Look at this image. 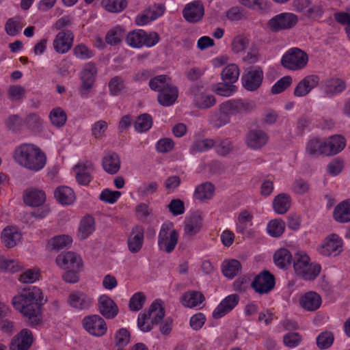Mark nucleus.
I'll use <instances>...</instances> for the list:
<instances>
[{
  "mask_svg": "<svg viewBox=\"0 0 350 350\" xmlns=\"http://www.w3.org/2000/svg\"><path fill=\"white\" fill-rule=\"evenodd\" d=\"M33 341L32 332L27 328L22 329L11 339L10 350H29Z\"/></svg>",
  "mask_w": 350,
  "mask_h": 350,
  "instance_id": "nucleus-11",
  "label": "nucleus"
},
{
  "mask_svg": "<svg viewBox=\"0 0 350 350\" xmlns=\"http://www.w3.org/2000/svg\"><path fill=\"white\" fill-rule=\"evenodd\" d=\"M204 300V295L199 291H191L184 293L180 301L182 304L188 308L199 306Z\"/></svg>",
  "mask_w": 350,
  "mask_h": 350,
  "instance_id": "nucleus-34",
  "label": "nucleus"
},
{
  "mask_svg": "<svg viewBox=\"0 0 350 350\" xmlns=\"http://www.w3.org/2000/svg\"><path fill=\"white\" fill-rule=\"evenodd\" d=\"M325 156H332L341 152L346 146V140L342 135H332L323 140Z\"/></svg>",
  "mask_w": 350,
  "mask_h": 350,
  "instance_id": "nucleus-22",
  "label": "nucleus"
},
{
  "mask_svg": "<svg viewBox=\"0 0 350 350\" xmlns=\"http://www.w3.org/2000/svg\"><path fill=\"white\" fill-rule=\"evenodd\" d=\"M241 270L240 262L236 259L224 261L222 264V273L228 278H234Z\"/></svg>",
  "mask_w": 350,
  "mask_h": 350,
  "instance_id": "nucleus-43",
  "label": "nucleus"
},
{
  "mask_svg": "<svg viewBox=\"0 0 350 350\" xmlns=\"http://www.w3.org/2000/svg\"><path fill=\"white\" fill-rule=\"evenodd\" d=\"M102 4L108 12L118 13L126 8L127 1L126 0H103Z\"/></svg>",
  "mask_w": 350,
  "mask_h": 350,
  "instance_id": "nucleus-53",
  "label": "nucleus"
},
{
  "mask_svg": "<svg viewBox=\"0 0 350 350\" xmlns=\"http://www.w3.org/2000/svg\"><path fill=\"white\" fill-rule=\"evenodd\" d=\"M95 230L94 219L91 216L85 217L80 222L78 237L80 239H87Z\"/></svg>",
  "mask_w": 350,
  "mask_h": 350,
  "instance_id": "nucleus-40",
  "label": "nucleus"
},
{
  "mask_svg": "<svg viewBox=\"0 0 350 350\" xmlns=\"http://www.w3.org/2000/svg\"><path fill=\"white\" fill-rule=\"evenodd\" d=\"M97 307L100 314L107 319H114L119 312L118 305L107 295L98 297Z\"/></svg>",
  "mask_w": 350,
  "mask_h": 350,
  "instance_id": "nucleus-12",
  "label": "nucleus"
},
{
  "mask_svg": "<svg viewBox=\"0 0 350 350\" xmlns=\"http://www.w3.org/2000/svg\"><path fill=\"white\" fill-rule=\"evenodd\" d=\"M274 286V275L266 270L257 275L252 282V287L260 295L269 293Z\"/></svg>",
  "mask_w": 350,
  "mask_h": 350,
  "instance_id": "nucleus-10",
  "label": "nucleus"
},
{
  "mask_svg": "<svg viewBox=\"0 0 350 350\" xmlns=\"http://www.w3.org/2000/svg\"><path fill=\"white\" fill-rule=\"evenodd\" d=\"M319 83V77L317 75H309L300 80L295 86L293 95L295 97L306 96L314 89Z\"/></svg>",
  "mask_w": 350,
  "mask_h": 350,
  "instance_id": "nucleus-14",
  "label": "nucleus"
},
{
  "mask_svg": "<svg viewBox=\"0 0 350 350\" xmlns=\"http://www.w3.org/2000/svg\"><path fill=\"white\" fill-rule=\"evenodd\" d=\"M321 266L317 264L309 263L306 268H304L297 275L306 280H314L320 273Z\"/></svg>",
  "mask_w": 350,
  "mask_h": 350,
  "instance_id": "nucleus-51",
  "label": "nucleus"
},
{
  "mask_svg": "<svg viewBox=\"0 0 350 350\" xmlns=\"http://www.w3.org/2000/svg\"><path fill=\"white\" fill-rule=\"evenodd\" d=\"M85 330L94 336H104L107 331V325L104 319L98 314L85 316L82 320Z\"/></svg>",
  "mask_w": 350,
  "mask_h": 350,
  "instance_id": "nucleus-7",
  "label": "nucleus"
},
{
  "mask_svg": "<svg viewBox=\"0 0 350 350\" xmlns=\"http://www.w3.org/2000/svg\"><path fill=\"white\" fill-rule=\"evenodd\" d=\"M240 70L239 66L235 64L227 65L221 73V79L228 83H235L239 77Z\"/></svg>",
  "mask_w": 350,
  "mask_h": 350,
  "instance_id": "nucleus-42",
  "label": "nucleus"
},
{
  "mask_svg": "<svg viewBox=\"0 0 350 350\" xmlns=\"http://www.w3.org/2000/svg\"><path fill=\"white\" fill-rule=\"evenodd\" d=\"M250 40L244 35H238L232 40V50L235 53H239L245 51L249 46Z\"/></svg>",
  "mask_w": 350,
  "mask_h": 350,
  "instance_id": "nucleus-56",
  "label": "nucleus"
},
{
  "mask_svg": "<svg viewBox=\"0 0 350 350\" xmlns=\"http://www.w3.org/2000/svg\"><path fill=\"white\" fill-rule=\"evenodd\" d=\"M291 204V196L287 193H282L274 198L273 200V208L275 213L283 215L289 210Z\"/></svg>",
  "mask_w": 350,
  "mask_h": 350,
  "instance_id": "nucleus-35",
  "label": "nucleus"
},
{
  "mask_svg": "<svg viewBox=\"0 0 350 350\" xmlns=\"http://www.w3.org/2000/svg\"><path fill=\"white\" fill-rule=\"evenodd\" d=\"M56 200L62 204H70L75 199L73 190L68 187H57L54 192Z\"/></svg>",
  "mask_w": 350,
  "mask_h": 350,
  "instance_id": "nucleus-39",
  "label": "nucleus"
},
{
  "mask_svg": "<svg viewBox=\"0 0 350 350\" xmlns=\"http://www.w3.org/2000/svg\"><path fill=\"white\" fill-rule=\"evenodd\" d=\"M224 107L225 105L221 103L219 110L212 112L209 116L208 122L212 126L218 129L230 122V116Z\"/></svg>",
  "mask_w": 350,
  "mask_h": 350,
  "instance_id": "nucleus-26",
  "label": "nucleus"
},
{
  "mask_svg": "<svg viewBox=\"0 0 350 350\" xmlns=\"http://www.w3.org/2000/svg\"><path fill=\"white\" fill-rule=\"evenodd\" d=\"M144 35V31L142 29L132 31L127 34L126 42L133 48H140L143 46Z\"/></svg>",
  "mask_w": 350,
  "mask_h": 350,
  "instance_id": "nucleus-49",
  "label": "nucleus"
},
{
  "mask_svg": "<svg viewBox=\"0 0 350 350\" xmlns=\"http://www.w3.org/2000/svg\"><path fill=\"white\" fill-rule=\"evenodd\" d=\"M108 124L106 121L103 120H98L92 125V135L96 139H101L105 136Z\"/></svg>",
  "mask_w": 350,
  "mask_h": 350,
  "instance_id": "nucleus-64",
  "label": "nucleus"
},
{
  "mask_svg": "<svg viewBox=\"0 0 350 350\" xmlns=\"http://www.w3.org/2000/svg\"><path fill=\"white\" fill-rule=\"evenodd\" d=\"M202 87L198 85H192L190 92L192 96L193 105L200 109H206L212 107L216 103L215 97L211 94L202 91Z\"/></svg>",
  "mask_w": 350,
  "mask_h": 350,
  "instance_id": "nucleus-9",
  "label": "nucleus"
},
{
  "mask_svg": "<svg viewBox=\"0 0 350 350\" xmlns=\"http://www.w3.org/2000/svg\"><path fill=\"white\" fill-rule=\"evenodd\" d=\"M124 88V81L121 77L116 76L109 82V90L112 96L119 95Z\"/></svg>",
  "mask_w": 350,
  "mask_h": 350,
  "instance_id": "nucleus-60",
  "label": "nucleus"
},
{
  "mask_svg": "<svg viewBox=\"0 0 350 350\" xmlns=\"http://www.w3.org/2000/svg\"><path fill=\"white\" fill-rule=\"evenodd\" d=\"M102 165L105 171L108 174H116L120 168L119 155L114 152L107 153L103 159Z\"/></svg>",
  "mask_w": 350,
  "mask_h": 350,
  "instance_id": "nucleus-30",
  "label": "nucleus"
},
{
  "mask_svg": "<svg viewBox=\"0 0 350 350\" xmlns=\"http://www.w3.org/2000/svg\"><path fill=\"white\" fill-rule=\"evenodd\" d=\"M67 302L72 308L85 310L92 306L94 300L91 297L81 291H75L68 295Z\"/></svg>",
  "mask_w": 350,
  "mask_h": 350,
  "instance_id": "nucleus-18",
  "label": "nucleus"
},
{
  "mask_svg": "<svg viewBox=\"0 0 350 350\" xmlns=\"http://www.w3.org/2000/svg\"><path fill=\"white\" fill-rule=\"evenodd\" d=\"M263 71L258 66L250 68L242 76V84L244 88L253 92L258 90L262 82Z\"/></svg>",
  "mask_w": 350,
  "mask_h": 350,
  "instance_id": "nucleus-8",
  "label": "nucleus"
},
{
  "mask_svg": "<svg viewBox=\"0 0 350 350\" xmlns=\"http://www.w3.org/2000/svg\"><path fill=\"white\" fill-rule=\"evenodd\" d=\"M146 301V296L142 292L135 293L129 300V308L131 311H139L141 310Z\"/></svg>",
  "mask_w": 350,
  "mask_h": 350,
  "instance_id": "nucleus-62",
  "label": "nucleus"
},
{
  "mask_svg": "<svg viewBox=\"0 0 350 350\" xmlns=\"http://www.w3.org/2000/svg\"><path fill=\"white\" fill-rule=\"evenodd\" d=\"M146 317L154 324L157 325L163 319L165 315L164 308L162 307L161 301H155L152 303L149 310L144 312Z\"/></svg>",
  "mask_w": 350,
  "mask_h": 350,
  "instance_id": "nucleus-37",
  "label": "nucleus"
},
{
  "mask_svg": "<svg viewBox=\"0 0 350 350\" xmlns=\"http://www.w3.org/2000/svg\"><path fill=\"white\" fill-rule=\"evenodd\" d=\"M215 187L211 183H204L196 187L193 198L200 202H204L213 198Z\"/></svg>",
  "mask_w": 350,
  "mask_h": 350,
  "instance_id": "nucleus-36",
  "label": "nucleus"
},
{
  "mask_svg": "<svg viewBox=\"0 0 350 350\" xmlns=\"http://www.w3.org/2000/svg\"><path fill=\"white\" fill-rule=\"evenodd\" d=\"M144 239V228L139 225L133 227L127 241L129 251L132 253L138 252L142 247Z\"/></svg>",
  "mask_w": 350,
  "mask_h": 350,
  "instance_id": "nucleus-23",
  "label": "nucleus"
},
{
  "mask_svg": "<svg viewBox=\"0 0 350 350\" xmlns=\"http://www.w3.org/2000/svg\"><path fill=\"white\" fill-rule=\"evenodd\" d=\"M125 33V30L120 26H116L110 29L106 34L105 42L110 45L119 44Z\"/></svg>",
  "mask_w": 350,
  "mask_h": 350,
  "instance_id": "nucleus-47",
  "label": "nucleus"
},
{
  "mask_svg": "<svg viewBox=\"0 0 350 350\" xmlns=\"http://www.w3.org/2000/svg\"><path fill=\"white\" fill-rule=\"evenodd\" d=\"M49 118L53 126L62 127L66 122L67 116L61 107H56L50 112Z\"/></svg>",
  "mask_w": 350,
  "mask_h": 350,
  "instance_id": "nucleus-48",
  "label": "nucleus"
},
{
  "mask_svg": "<svg viewBox=\"0 0 350 350\" xmlns=\"http://www.w3.org/2000/svg\"><path fill=\"white\" fill-rule=\"evenodd\" d=\"M217 153L221 156H226L233 150L232 143L230 139H218L214 146Z\"/></svg>",
  "mask_w": 350,
  "mask_h": 350,
  "instance_id": "nucleus-57",
  "label": "nucleus"
},
{
  "mask_svg": "<svg viewBox=\"0 0 350 350\" xmlns=\"http://www.w3.org/2000/svg\"><path fill=\"white\" fill-rule=\"evenodd\" d=\"M178 96V88L172 84H170L161 91V92L158 94V101L161 105L168 107L176 102Z\"/></svg>",
  "mask_w": 350,
  "mask_h": 350,
  "instance_id": "nucleus-31",
  "label": "nucleus"
},
{
  "mask_svg": "<svg viewBox=\"0 0 350 350\" xmlns=\"http://www.w3.org/2000/svg\"><path fill=\"white\" fill-rule=\"evenodd\" d=\"M300 305L308 311L317 310L321 304V296L315 292H308L301 297Z\"/></svg>",
  "mask_w": 350,
  "mask_h": 350,
  "instance_id": "nucleus-27",
  "label": "nucleus"
},
{
  "mask_svg": "<svg viewBox=\"0 0 350 350\" xmlns=\"http://www.w3.org/2000/svg\"><path fill=\"white\" fill-rule=\"evenodd\" d=\"M55 261L59 267L65 270H80L83 265L80 256L72 252L59 254Z\"/></svg>",
  "mask_w": 350,
  "mask_h": 350,
  "instance_id": "nucleus-15",
  "label": "nucleus"
},
{
  "mask_svg": "<svg viewBox=\"0 0 350 350\" xmlns=\"http://www.w3.org/2000/svg\"><path fill=\"white\" fill-rule=\"evenodd\" d=\"M334 334L331 332H321L317 338V345L321 349L329 348L334 342Z\"/></svg>",
  "mask_w": 350,
  "mask_h": 350,
  "instance_id": "nucleus-59",
  "label": "nucleus"
},
{
  "mask_svg": "<svg viewBox=\"0 0 350 350\" xmlns=\"http://www.w3.org/2000/svg\"><path fill=\"white\" fill-rule=\"evenodd\" d=\"M21 239V234L14 226H8L1 232V239L5 247H14Z\"/></svg>",
  "mask_w": 350,
  "mask_h": 350,
  "instance_id": "nucleus-28",
  "label": "nucleus"
},
{
  "mask_svg": "<svg viewBox=\"0 0 350 350\" xmlns=\"http://www.w3.org/2000/svg\"><path fill=\"white\" fill-rule=\"evenodd\" d=\"M185 234L193 236L198 233L202 226V217L199 211L192 213L185 219Z\"/></svg>",
  "mask_w": 350,
  "mask_h": 350,
  "instance_id": "nucleus-25",
  "label": "nucleus"
},
{
  "mask_svg": "<svg viewBox=\"0 0 350 350\" xmlns=\"http://www.w3.org/2000/svg\"><path fill=\"white\" fill-rule=\"evenodd\" d=\"M252 219L253 215L250 211L247 210L241 211L236 222V232L238 234H244L248 226H252Z\"/></svg>",
  "mask_w": 350,
  "mask_h": 350,
  "instance_id": "nucleus-41",
  "label": "nucleus"
},
{
  "mask_svg": "<svg viewBox=\"0 0 350 350\" xmlns=\"http://www.w3.org/2000/svg\"><path fill=\"white\" fill-rule=\"evenodd\" d=\"M223 103L230 116L247 113L253 110L255 107L253 102L243 99L230 100Z\"/></svg>",
  "mask_w": 350,
  "mask_h": 350,
  "instance_id": "nucleus-19",
  "label": "nucleus"
},
{
  "mask_svg": "<svg viewBox=\"0 0 350 350\" xmlns=\"http://www.w3.org/2000/svg\"><path fill=\"white\" fill-rule=\"evenodd\" d=\"M306 151L310 156L312 157L325 156L323 140L317 138L310 140L306 144Z\"/></svg>",
  "mask_w": 350,
  "mask_h": 350,
  "instance_id": "nucleus-44",
  "label": "nucleus"
},
{
  "mask_svg": "<svg viewBox=\"0 0 350 350\" xmlns=\"http://www.w3.org/2000/svg\"><path fill=\"white\" fill-rule=\"evenodd\" d=\"M6 127L12 132H17L24 124L23 118L18 115H10L5 121Z\"/></svg>",
  "mask_w": 350,
  "mask_h": 350,
  "instance_id": "nucleus-58",
  "label": "nucleus"
},
{
  "mask_svg": "<svg viewBox=\"0 0 350 350\" xmlns=\"http://www.w3.org/2000/svg\"><path fill=\"white\" fill-rule=\"evenodd\" d=\"M298 22V17L291 12H283L272 17L268 21L269 28L273 32L288 30L295 27Z\"/></svg>",
  "mask_w": 350,
  "mask_h": 350,
  "instance_id": "nucleus-6",
  "label": "nucleus"
},
{
  "mask_svg": "<svg viewBox=\"0 0 350 350\" xmlns=\"http://www.w3.org/2000/svg\"><path fill=\"white\" fill-rule=\"evenodd\" d=\"M178 232L173 228L172 223H163L158 235L159 249L167 254L172 252L178 243Z\"/></svg>",
  "mask_w": 350,
  "mask_h": 350,
  "instance_id": "nucleus-3",
  "label": "nucleus"
},
{
  "mask_svg": "<svg viewBox=\"0 0 350 350\" xmlns=\"http://www.w3.org/2000/svg\"><path fill=\"white\" fill-rule=\"evenodd\" d=\"M215 145V141L213 139L206 138L203 139H198L193 142L189 150L193 154L198 152L207 151Z\"/></svg>",
  "mask_w": 350,
  "mask_h": 350,
  "instance_id": "nucleus-45",
  "label": "nucleus"
},
{
  "mask_svg": "<svg viewBox=\"0 0 350 350\" xmlns=\"http://www.w3.org/2000/svg\"><path fill=\"white\" fill-rule=\"evenodd\" d=\"M171 83V79L165 75H161L154 77L149 81L150 88L154 91L161 92L167 86Z\"/></svg>",
  "mask_w": 350,
  "mask_h": 350,
  "instance_id": "nucleus-46",
  "label": "nucleus"
},
{
  "mask_svg": "<svg viewBox=\"0 0 350 350\" xmlns=\"http://www.w3.org/2000/svg\"><path fill=\"white\" fill-rule=\"evenodd\" d=\"M45 193L36 189L26 190L23 196L24 202L30 206H39L45 202Z\"/></svg>",
  "mask_w": 350,
  "mask_h": 350,
  "instance_id": "nucleus-29",
  "label": "nucleus"
},
{
  "mask_svg": "<svg viewBox=\"0 0 350 350\" xmlns=\"http://www.w3.org/2000/svg\"><path fill=\"white\" fill-rule=\"evenodd\" d=\"M20 20L18 18H9L5 25V30L8 35L15 36L21 32L22 29Z\"/></svg>",
  "mask_w": 350,
  "mask_h": 350,
  "instance_id": "nucleus-61",
  "label": "nucleus"
},
{
  "mask_svg": "<svg viewBox=\"0 0 350 350\" xmlns=\"http://www.w3.org/2000/svg\"><path fill=\"white\" fill-rule=\"evenodd\" d=\"M152 125V117L148 113L139 116L135 122V129L137 132L143 133L148 131Z\"/></svg>",
  "mask_w": 350,
  "mask_h": 350,
  "instance_id": "nucleus-52",
  "label": "nucleus"
},
{
  "mask_svg": "<svg viewBox=\"0 0 350 350\" xmlns=\"http://www.w3.org/2000/svg\"><path fill=\"white\" fill-rule=\"evenodd\" d=\"M325 93L328 96L340 94L346 88L345 82L339 78H329L324 82Z\"/></svg>",
  "mask_w": 350,
  "mask_h": 350,
  "instance_id": "nucleus-32",
  "label": "nucleus"
},
{
  "mask_svg": "<svg viewBox=\"0 0 350 350\" xmlns=\"http://www.w3.org/2000/svg\"><path fill=\"white\" fill-rule=\"evenodd\" d=\"M97 75V68L96 64L90 62L85 64L80 75L81 81L79 93L82 98H88L90 91L93 87Z\"/></svg>",
  "mask_w": 350,
  "mask_h": 350,
  "instance_id": "nucleus-5",
  "label": "nucleus"
},
{
  "mask_svg": "<svg viewBox=\"0 0 350 350\" xmlns=\"http://www.w3.org/2000/svg\"><path fill=\"white\" fill-rule=\"evenodd\" d=\"M342 240L336 234L328 236L319 248L320 254L324 256H336L342 251Z\"/></svg>",
  "mask_w": 350,
  "mask_h": 350,
  "instance_id": "nucleus-17",
  "label": "nucleus"
},
{
  "mask_svg": "<svg viewBox=\"0 0 350 350\" xmlns=\"http://www.w3.org/2000/svg\"><path fill=\"white\" fill-rule=\"evenodd\" d=\"M94 170V166L92 162L85 161L83 163H79L75 166V170L76 172V179L79 184L82 185H88L92 177L90 172Z\"/></svg>",
  "mask_w": 350,
  "mask_h": 350,
  "instance_id": "nucleus-24",
  "label": "nucleus"
},
{
  "mask_svg": "<svg viewBox=\"0 0 350 350\" xmlns=\"http://www.w3.org/2000/svg\"><path fill=\"white\" fill-rule=\"evenodd\" d=\"M74 40V35L70 30L60 31L53 40L54 50L60 54L67 53L71 49Z\"/></svg>",
  "mask_w": 350,
  "mask_h": 350,
  "instance_id": "nucleus-13",
  "label": "nucleus"
},
{
  "mask_svg": "<svg viewBox=\"0 0 350 350\" xmlns=\"http://www.w3.org/2000/svg\"><path fill=\"white\" fill-rule=\"evenodd\" d=\"M204 14V8L200 1L196 0L187 3L183 10V16L189 23H198Z\"/></svg>",
  "mask_w": 350,
  "mask_h": 350,
  "instance_id": "nucleus-16",
  "label": "nucleus"
},
{
  "mask_svg": "<svg viewBox=\"0 0 350 350\" xmlns=\"http://www.w3.org/2000/svg\"><path fill=\"white\" fill-rule=\"evenodd\" d=\"M269 136L263 131L260 129H252L248 131L246 135V144L253 150L260 149L268 142Z\"/></svg>",
  "mask_w": 350,
  "mask_h": 350,
  "instance_id": "nucleus-20",
  "label": "nucleus"
},
{
  "mask_svg": "<svg viewBox=\"0 0 350 350\" xmlns=\"http://www.w3.org/2000/svg\"><path fill=\"white\" fill-rule=\"evenodd\" d=\"M292 258V254L287 249L280 248L275 252L273 261L278 267L286 269L291 265Z\"/></svg>",
  "mask_w": 350,
  "mask_h": 350,
  "instance_id": "nucleus-38",
  "label": "nucleus"
},
{
  "mask_svg": "<svg viewBox=\"0 0 350 350\" xmlns=\"http://www.w3.org/2000/svg\"><path fill=\"white\" fill-rule=\"evenodd\" d=\"M309 263V256L304 252L299 251L295 254L293 267L296 273L306 268Z\"/></svg>",
  "mask_w": 350,
  "mask_h": 350,
  "instance_id": "nucleus-55",
  "label": "nucleus"
},
{
  "mask_svg": "<svg viewBox=\"0 0 350 350\" xmlns=\"http://www.w3.org/2000/svg\"><path fill=\"white\" fill-rule=\"evenodd\" d=\"M308 62L306 53L298 48H292L282 56L281 64L291 70H299L306 67Z\"/></svg>",
  "mask_w": 350,
  "mask_h": 350,
  "instance_id": "nucleus-4",
  "label": "nucleus"
},
{
  "mask_svg": "<svg viewBox=\"0 0 350 350\" xmlns=\"http://www.w3.org/2000/svg\"><path fill=\"white\" fill-rule=\"evenodd\" d=\"M333 216L334 219L340 223L350 221V200L339 203L334 210Z\"/></svg>",
  "mask_w": 350,
  "mask_h": 350,
  "instance_id": "nucleus-33",
  "label": "nucleus"
},
{
  "mask_svg": "<svg viewBox=\"0 0 350 350\" xmlns=\"http://www.w3.org/2000/svg\"><path fill=\"white\" fill-rule=\"evenodd\" d=\"M293 82L291 76H284L280 79L271 88V92L273 94H280L288 88Z\"/></svg>",
  "mask_w": 350,
  "mask_h": 350,
  "instance_id": "nucleus-63",
  "label": "nucleus"
},
{
  "mask_svg": "<svg viewBox=\"0 0 350 350\" xmlns=\"http://www.w3.org/2000/svg\"><path fill=\"white\" fill-rule=\"evenodd\" d=\"M334 17L337 23L342 25H346L345 31L350 40V5L346 8L345 12H336Z\"/></svg>",
  "mask_w": 350,
  "mask_h": 350,
  "instance_id": "nucleus-54",
  "label": "nucleus"
},
{
  "mask_svg": "<svg viewBox=\"0 0 350 350\" xmlns=\"http://www.w3.org/2000/svg\"><path fill=\"white\" fill-rule=\"evenodd\" d=\"M14 161L21 166L34 172L42 170L46 163V154L31 144L17 146L13 154Z\"/></svg>",
  "mask_w": 350,
  "mask_h": 350,
  "instance_id": "nucleus-2",
  "label": "nucleus"
},
{
  "mask_svg": "<svg viewBox=\"0 0 350 350\" xmlns=\"http://www.w3.org/2000/svg\"><path fill=\"white\" fill-rule=\"evenodd\" d=\"M239 297L232 294L225 297L213 312L214 319H220L230 312L239 303Z\"/></svg>",
  "mask_w": 350,
  "mask_h": 350,
  "instance_id": "nucleus-21",
  "label": "nucleus"
},
{
  "mask_svg": "<svg viewBox=\"0 0 350 350\" xmlns=\"http://www.w3.org/2000/svg\"><path fill=\"white\" fill-rule=\"evenodd\" d=\"M42 293L36 287L23 290L12 300L13 307L27 318L31 326H36L42 321Z\"/></svg>",
  "mask_w": 350,
  "mask_h": 350,
  "instance_id": "nucleus-1",
  "label": "nucleus"
},
{
  "mask_svg": "<svg viewBox=\"0 0 350 350\" xmlns=\"http://www.w3.org/2000/svg\"><path fill=\"white\" fill-rule=\"evenodd\" d=\"M285 229V223L280 219L270 221L267 227L268 234L272 237H280Z\"/></svg>",
  "mask_w": 350,
  "mask_h": 350,
  "instance_id": "nucleus-50",
  "label": "nucleus"
}]
</instances>
